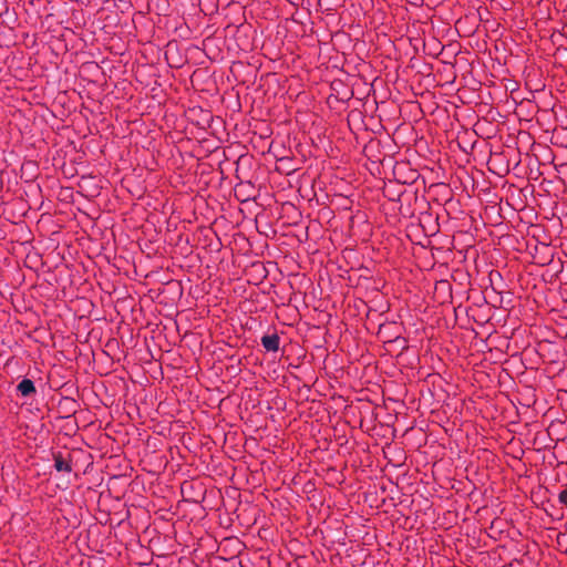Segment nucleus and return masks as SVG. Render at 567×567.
<instances>
[{"mask_svg":"<svg viewBox=\"0 0 567 567\" xmlns=\"http://www.w3.org/2000/svg\"><path fill=\"white\" fill-rule=\"evenodd\" d=\"M280 339L278 334H265L261 337V344L267 351H278Z\"/></svg>","mask_w":567,"mask_h":567,"instance_id":"1","label":"nucleus"},{"mask_svg":"<svg viewBox=\"0 0 567 567\" xmlns=\"http://www.w3.org/2000/svg\"><path fill=\"white\" fill-rule=\"evenodd\" d=\"M54 467L58 472H71L72 470L71 464L63 458L61 453L54 454Z\"/></svg>","mask_w":567,"mask_h":567,"instance_id":"3","label":"nucleus"},{"mask_svg":"<svg viewBox=\"0 0 567 567\" xmlns=\"http://www.w3.org/2000/svg\"><path fill=\"white\" fill-rule=\"evenodd\" d=\"M560 503H563L565 506H567V488L561 491L558 496Z\"/></svg>","mask_w":567,"mask_h":567,"instance_id":"4","label":"nucleus"},{"mask_svg":"<svg viewBox=\"0 0 567 567\" xmlns=\"http://www.w3.org/2000/svg\"><path fill=\"white\" fill-rule=\"evenodd\" d=\"M18 391L23 396H30L31 394L35 393V386H34L33 381H31L30 379H23L18 384Z\"/></svg>","mask_w":567,"mask_h":567,"instance_id":"2","label":"nucleus"}]
</instances>
